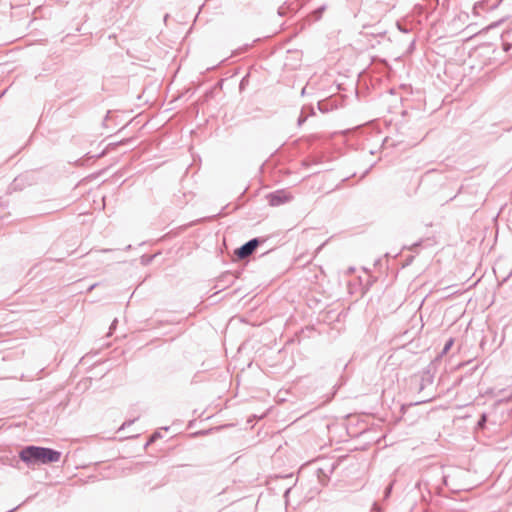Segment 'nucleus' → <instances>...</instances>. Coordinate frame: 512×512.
I'll use <instances>...</instances> for the list:
<instances>
[{
  "mask_svg": "<svg viewBox=\"0 0 512 512\" xmlns=\"http://www.w3.org/2000/svg\"><path fill=\"white\" fill-rule=\"evenodd\" d=\"M60 452L43 447L29 446L20 453V458L26 463H52L60 460Z\"/></svg>",
  "mask_w": 512,
  "mask_h": 512,
  "instance_id": "obj_1",
  "label": "nucleus"
},
{
  "mask_svg": "<svg viewBox=\"0 0 512 512\" xmlns=\"http://www.w3.org/2000/svg\"><path fill=\"white\" fill-rule=\"evenodd\" d=\"M257 246H258V241L256 239H253V240L247 242L246 244H244L239 249H237L235 253L240 259H244V258L248 257L249 255H251L254 252V250L257 248Z\"/></svg>",
  "mask_w": 512,
  "mask_h": 512,
  "instance_id": "obj_2",
  "label": "nucleus"
}]
</instances>
